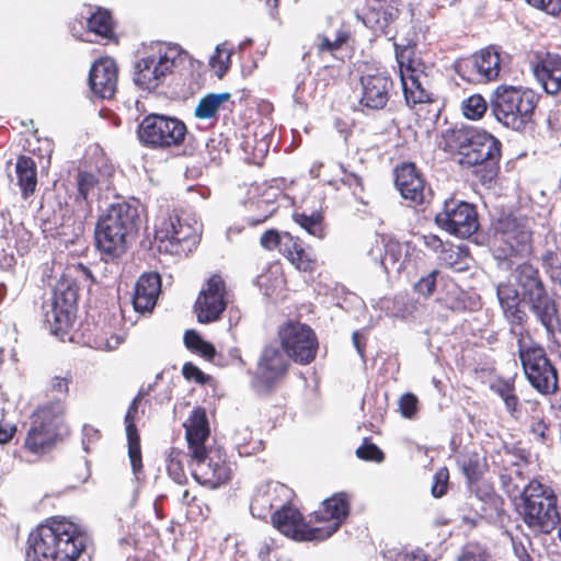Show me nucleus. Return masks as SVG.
I'll return each mask as SVG.
<instances>
[{
	"mask_svg": "<svg viewBox=\"0 0 561 561\" xmlns=\"http://www.w3.org/2000/svg\"><path fill=\"white\" fill-rule=\"evenodd\" d=\"M439 146L454 156L461 167L481 168L484 182L496 175L501 141L492 134L473 126H457L442 134Z\"/></svg>",
	"mask_w": 561,
	"mask_h": 561,
	"instance_id": "f257e3e1",
	"label": "nucleus"
},
{
	"mask_svg": "<svg viewBox=\"0 0 561 561\" xmlns=\"http://www.w3.org/2000/svg\"><path fill=\"white\" fill-rule=\"evenodd\" d=\"M188 448V466L202 485L216 489L230 479L231 469L220 449L206 446L209 426L204 410L195 409L184 423Z\"/></svg>",
	"mask_w": 561,
	"mask_h": 561,
	"instance_id": "f03ea898",
	"label": "nucleus"
},
{
	"mask_svg": "<svg viewBox=\"0 0 561 561\" xmlns=\"http://www.w3.org/2000/svg\"><path fill=\"white\" fill-rule=\"evenodd\" d=\"M85 541V535L76 524L51 518L31 533L27 561H76Z\"/></svg>",
	"mask_w": 561,
	"mask_h": 561,
	"instance_id": "7ed1b4c3",
	"label": "nucleus"
},
{
	"mask_svg": "<svg viewBox=\"0 0 561 561\" xmlns=\"http://www.w3.org/2000/svg\"><path fill=\"white\" fill-rule=\"evenodd\" d=\"M137 209L128 204L112 205L95 228L98 249L108 259L119 257L127 250L129 238L137 230Z\"/></svg>",
	"mask_w": 561,
	"mask_h": 561,
	"instance_id": "20e7f679",
	"label": "nucleus"
},
{
	"mask_svg": "<svg viewBox=\"0 0 561 561\" xmlns=\"http://www.w3.org/2000/svg\"><path fill=\"white\" fill-rule=\"evenodd\" d=\"M538 95L530 89L500 85L491 101L495 119L513 130H524L531 122Z\"/></svg>",
	"mask_w": 561,
	"mask_h": 561,
	"instance_id": "39448f33",
	"label": "nucleus"
},
{
	"mask_svg": "<svg viewBox=\"0 0 561 561\" xmlns=\"http://www.w3.org/2000/svg\"><path fill=\"white\" fill-rule=\"evenodd\" d=\"M65 407L60 400L39 405L32 414L31 426L25 438V447L35 455L51 450L64 426Z\"/></svg>",
	"mask_w": 561,
	"mask_h": 561,
	"instance_id": "423d86ee",
	"label": "nucleus"
},
{
	"mask_svg": "<svg viewBox=\"0 0 561 561\" xmlns=\"http://www.w3.org/2000/svg\"><path fill=\"white\" fill-rule=\"evenodd\" d=\"M523 519L533 529L549 534L560 522L557 497L550 488L530 481L523 490Z\"/></svg>",
	"mask_w": 561,
	"mask_h": 561,
	"instance_id": "0eeeda50",
	"label": "nucleus"
},
{
	"mask_svg": "<svg viewBox=\"0 0 561 561\" xmlns=\"http://www.w3.org/2000/svg\"><path fill=\"white\" fill-rule=\"evenodd\" d=\"M154 240L160 252L186 255L199 243V227L183 222L175 214L161 215L156 220Z\"/></svg>",
	"mask_w": 561,
	"mask_h": 561,
	"instance_id": "6e6552de",
	"label": "nucleus"
},
{
	"mask_svg": "<svg viewBox=\"0 0 561 561\" xmlns=\"http://www.w3.org/2000/svg\"><path fill=\"white\" fill-rule=\"evenodd\" d=\"M181 51L178 46L157 44L135 64L134 82L146 91L156 90L172 72Z\"/></svg>",
	"mask_w": 561,
	"mask_h": 561,
	"instance_id": "1a4fd4ad",
	"label": "nucleus"
},
{
	"mask_svg": "<svg viewBox=\"0 0 561 561\" xmlns=\"http://www.w3.org/2000/svg\"><path fill=\"white\" fill-rule=\"evenodd\" d=\"M185 124L175 118L159 114L146 116L138 127L140 141L153 148H170L184 141Z\"/></svg>",
	"mask_w": 561,
	"mask_h": 561,
	"instance_id": "9d476101",
	"label": "nucleus"
},
{
	"mask_svg": "<svg viewBox=\"0 0 561 561\" xmlns=\"http://www.w3.org/2000/svg\"><path fill=\"white\" fill-rule=\"evenodd\" d=\"M519 358L530 385L540 393H553L558 388V374L545 350L540 346L519 347Z\"/></svg>",
	"mask_w": 561,
	"mask_h": 561,
	"instance_id": "9b49d317",
	"label": "nucleus"
},
{
	"mask_svg": "<svg viewBox=\"0 0 561 561\" xmlns=\"http://www.w3.org/2000/svg\"><path fill=\"white\" fill-rule=\"evenodd\" d=\"M531 227L527 218L504 217L495 227L493 244L499 256L508 257L523 251L531 241Z\"/></svg>",
	"mask_w": 561,
	"mask_h": 561,
	"instance_id": "f8f14e48",
	"label": "nucleus"
},
{
	"mask_svg": "<svg viewBox=\"0 0 561 561\" xmlns=\"http://www.w3.org/2000/svg\"><path fill=\"white\" fill-rule=\"evenodd\" d=\"M436 224L450 234L467 238L473 234L479 227L474 207L466 202L448 199L435 216Z\"/></svg>",
	"mask_w": 561,
	"mask_h": 561,
	"instance_id": "ddd939ff",
	"label": "nucleus"
},
{
	"mask_svg": "<svg viewBox=\"0 0 561 561\" xmlns=\"http://www.w3.org/2000/svg\"><path fill=\"white\" fill-rule=\"evenodd\" d=\"M280 347L289 358L300 364L314 359L318 341L313 331L306 324L287 323L279 330Z\"/></svg>",
	"mask_w": 561,
	"mask_h": 561,
	"instance_id": "4468645a",
	"label": "nucleus"
},
{
	"mask_svg": "<svg viewBox=\"0 0 561 561\" xmlns=\"http://www.w3.org/2000/svg\"><path fill=\"white\" fill-rule=\"evenodd\" d=\"M226 284L219 275H213L202 288L195 302L198 322L210 323L219 319L227 307Z\"/></svg>",
	"mask_w": 561,
	"mask_h": 561,
	"instance_id": "2eb2a0df",
	"label": "nucleus"
},
{
	"mask_svg": "<svg viewBox=\"0 0 561 561\" xmlns=\"http://www.w3.org/2000/svg\"><path fill=\"white\" fill-rule=\"evenodd\" d=\"M409 53V49H403L400 53L397 50L396 54L405 101L409 105L428 102L431 101L428 77L416 68L412 60L404 61Z\"/></svg>",
	"mask_w": 561,
	"mask_h": 561,
	"instance_id": "dca6fc26",
	"label": "nucleus"
},
{
	"mask_svg": "<svg viewBox=\"0 0 561 561\" xmlns=\"http://www.w3.org/2000/svg\"><path fill=\"white\" fill-rule=\"evenodd\" d=\"M289 357L276 343L266 345L259 358L255 370V382L267 389L282 379L287 373Z\"/></svg>",
	"mask_w": 561,
	"mask_h": 561,
	"instance_id": "f3484780",
	"label": "nucleus"
},
{
	"mask_svg": "<svg viewBox=\"0 0 561 561\" xmlns=\"http://www.w3.org/2000/svg\"><path fill=\"white\" fill-rule=\"evenodd\" d=\"M350 513V497L346 493H336L323 501L321 508L316 513L317 520L324 526L316 527L319 541L332 536L344 523Z\"/></svg>",
	"mask_w": 561,
	"mask_h": 561,
	"instance_id": "a211bd4d",
	"label": "nucleus"
},
{
	"mask_svg": "<svg viewBox=\"0 0 561 561\" xmlns=\"http://www.w3.org/2000/svg\"><path fill=\"white\" fill-rule=\"evenodd\" d=\"M46 322L55 335L62 336L72 327L76 318V293L68 288L55 293L50 309L45 313Z\"/></svg>",
	"mask_w": 561,
	"mask_h": 561,
	"instance_id": "6ab92c4d",
	"label": "nucleus"
},
{
	"mask_svg": "<svg viewBox=\"0 0 561 561\" xmlns=\"http://www.w3.org/2000/svg\"><path fill=\"white\" fill-rule=\"evenodd\" d=\"M273 526L285 536L298 541H319L316 527L308 526L300 512L291 506L282 505L272 516Z\"/></svg>",
	"mask_w": 561,
	"mask_h": 561,
	"instance_id": "aec40b11",
	"label": "nucleus"
},
{
	"mask_svg": "<svg viewBox=\"0 0 561 561\" xmlns=\"http://www.w3.org/2000/svg\"><path fill=\"white\" fill-rule=\"evenodd\" d=\"M392 80L385 72L367 73L360 78V105L370 110L383 108L389 100Z\"/></svg>",
	"mask_w": 561,
	"mask_h": 561,
	"instance_id": "412c9836",
	"label": "nucleus"
},
{
	"mask_svg": "<svg viewBox=\"0 0 561 561\" xmlns=\"http://www.w3.org/2000/svg\"><path fill=\"white\" fill-rule=\"evenodd\" d=\"M117 78L115 61L108 57L100 58L90 69L89 85L96 96L111 99L116 92Z\"/></svg>",
	"mask_w": 561,
	"mask_h": 561,
	"instance_id": "4be33fe9",
	"label": "nucleus"
},
{
	"mask_svg": "<svg viewBox=\"0 0 561 561\" xmlns=\"http://www.w3.org/2000/svg\"><path fill=\"white\" fill-rule=\"evenodd\" d=\"M529 311L538 322L545 328L549 336H553L556 330L561 324V318L558 313L556 300L547 293L540 291L524 300Z\"/></svg>",
	"mask_w": 561,
	"mask_h": 561,
	"instance_id": "5701e85b",
	"label": "nucleus"
},
{
	"mask_svg": "<svg viewBox=\"0 0 561 561\" xmlns=\"http://www.w3.org/2000/svg\"><path fill=\"white\" fill-rule=\"evenodd\" d=\"M462 73L468 72L469 81H490L495 79L500 72V56L491 49L481 50L471 59L460 65ZM465 77V75H462Z\"/></svg>",
	"mask_w": 561,
	"mask_h": 561,
	"instance_id": "b1692460",
	"label": "nucleus"
},
{
	"mask_svg": "<svg viewBox=\"0 0 561 561\" xmlns=\"http://www.w3.org/2000/svg\"><path fill=\"white\" fill-rule=\"evenodd\" d=\"M396 186L404 199L415 205L425 201V184L413 163H403L396 169Z\"/></svg>",
	"mask_w": 561,
	"mask_h": 561,
	"instance_id": "393cba45",
	"label": "nucleus"
},
{
	"mask_svg": "<svg viewBox=\"0 0 561 561\" xmlns=\"http://www.w3.org/2000/svg\"><path fill=\"white\" fill-rule=\"evenodd\" d=\"M367 253L374 261H378L385 271L388 272L391 268L399 271L403 256V245L391 238L376 236Z\"/></svg>",
	"mask_w": 561,
	"mask_h": 561,
	"instance_id": "a878e982",
	"label": "nucleus"
},
{
	"mask_svg": "<svg viewBox=\"0 0 561 561\" xmlns=\"http://www.w3.org/2000/svg\"><path fill=\"white\" fill-rule=\"evenodd\" d=\"M161 289V279L157 273H146L139 277L135 286L133 305L137 312H150L157 302Z\"/></svg>",
	"mask_w": 561,
	"mask_h": 561,
	"instance_id": "bb28decb",
	"label": "nucleus"
},
{
	"mask_svg": "<svg viewBox=\"0 0 561 561\" xmlns=\"http://www.w3.org/2000/svg\"><path fill=\"white\" fill-rule=\"evenodd\" d=\"M150 387L147 390L141 389L136 398L130 403L127 413L125 415L126 435L128 440V456L130 459L131 468L135 474H137L141 468V450H140V438L135 425V415L138 409V402L149 393Z\"/></svg>",
	"mask_w": 561,
	"mask_h": 561,
	"instance_id": "cd10ccee",
	"label": "nucleus"
},
{
	"mask_svg": "<svg viewBox=\"0 0 561 561\" xmlns=\"http://www.w3.org/2000/svg\"><path fill=\"white\" fill-rule=\"evenodd\" d=\"M534 75L549 94L561 91V57L547 55L535 67Z\"/></svg>",
	"mask_w": 561,
	"mask_h": 561,
	"instance_id": "c85d7f7f",
	"label": "nucleus"
},
{
	"mask_svg": "<svg viewBox=\"0 0 561 561\" xmlns=\"http://www.w3.org/2000/svg\"><path fill=\"white\" fill-rule=\"evenodd\" d=\"M500 305L505 318L512 325H523L526 313L519 308V295L517 289L510 284H502L496 290Z\"/></svg>",
	"mask_w": 561,
	"mask_h": 561,
	"instance_id": "c756f323",
	"label": "nucleus"
},
{
	"mask_svg": "<svg viewBox=\"0 0 561 561\" xmlns=\"http://www.w3.org/2000/svg\"><path fill=\"white\" fill-rule=\"evenodd\" d=\"M399 15V9L392 5L383 8L382 5L373 4L363 16L364 24L376 33L389 35V27Z\"/></svg>",
	"mask_w": 561,
	"mask_h": 561,
	"instance_id": "7c9ffc66",
	"label": "nucleus"
},
{
	"mask_svg": "<svg viewBox=\"0 0 561 561\" xmlns=\"http://www.w3.org/2000/svg\"><path fill=\"white\" fill-rule=\"evenodd\" d=\"M287 488L283 484H267L257 490L252 499L250 510L254 517L266 518L271 510L275 507L274 495L276 493H285Z\"/></svg>",
	"mask_w": 561,
	"mask_h": 561,
	"instance_id": "2f4dec72",
	"label": "nucleus"
},
{
	"mask_svg": "<svg viewBox=\"0 0 561 561\" xmlns=\"http://www.w3.org/2000/svg\"><path fill=\"white\" fill-rule=\"evenodd\" d=\"M515 278L523 290V300L546 290L539 272L530 264H522L515 271Z\"/></svg>",
	"mask_w": 561,
	"mask_h": 561,
	"instance_id": "473e14b6",
	"label": "nucleus"
},
{
	"mask_svg": "<svg viewBox=\"0 0 561 561\" xmlns=\"http://www.w3.org/2000/svg\"><path fill=\"white\" fill-rule=\"evenodd\" d=\"M15 172L19 185L24 198L34 193L37 184V173L35 162L25 156H20L16 160Z\"/></svg>",
	"mask_w": 561,
	"mask_h": 561,
	"instance_id": "72a5a7b5",
	"label": "nucleus"
},
{
	"mask_svg": "<svg viewBox=\"0 0 561 561\" xmlns=\"http://www.w3.org/2000/svg\"><path fill=\"white\" fill-rule=\"evenodd\" d=\"M458 465L469 482L478 481L486 470L485 458L474 450H466L458 457Z\"/></svg>",
	"mask_w": 561,
	"mask_h": 561,
	"instance_id": "f704fd0d",
	"label": "nucleus"
},
{
	"mask_svg": "<svg viewBox=\"0 0 561 561\" xmlns=\"http://www.w3.org/2000/svg\"><path fill=\"white\" fill-rule=\"evenodd\" d=\"M230 93H210L202 98L195 107V116L199 119H209L217 115L221 105L230 100Z\"/></svg>",
	"mask_w": 561,
	"mask_h": 561,
	"instance_id": "c9c22d12",
	"label": "nucleus"
},
{
	"mask_svg": "<svg viewBox=\"0 0 561 561\" xmlns=\"http://www.w3.org/2000/svg\"><path fill=\"white\" fill-rule=\"evenodd\" d=\"M88 28L101 37L111 38L113 35V20L110 12L99 8L88 19Z\"/></svg>",
	"mask_w": 561,
	"mask_h": 561,
	"instance_id": "e433bc0d",
	"label": "nucleus"
},
{
	"mask_svg": "<svg viewBox=\"0 0 561 561\" xmlns=\"http://www.w3.org/2000/svg\"><path fill=\"white\" fill-rule=\"evenodd\" d=\"M232 49L226 47V44L216 46L215 54L209 60L210 67L214 69L218 78H222L230 68Z\"/></svg>",
	"mask_w": 561,
	"mask_h": 561,
	"instance_id": "4c0bfd02",
	"label": "nucleus"
},
{
	"mask_svg": "<svg viewBox=\"0 0 561 561\" xmlns=\"http://www.w3.org/2000/svg\"><path fill=\"white\" fill-rule=\"evenodd\" d=\"M462 114L469 119H479L488 110L486 101L480 94L465 99L461 104Z\"/></svg>",
	"mask_w": 561,
	"mask_h": 561,
	"instance_id": "58836bf2",
	"label": "nucleus"
},
{
	"mask_svg": "<svg viewBox=\"0 0 561 561\" xmlns=\"http://www.w3.org/2000/svg\"><path fill=\"white\" fill-rule=\"evenodd\" d=\"M294 220L309 234L319 239L323 238L324 229L322 227V218L320 215L312 214L311 216H308L306 214H295Z\"/></svg>",
	"mask_w": 561,
	"mask_h": 561,
	"instance_id": "ea45409f",
	"label": "nucleus"
},
{
	"mask_svg": "<svg viewBox=\"0 0 561 561\" xmlns=\"http://www.w3.org/2000/svg\"><path fill=\"white\" fill-rule=\"evenodd\" d=\"M347 39V34L343 31H339L334 38H330L327 35H318L316 45L318 53H334L337 50Z\"/></svg>",
	"mask_w": 561,
	"mask_h": 561,
	"instance_id": "a19ab883",
	"label": "nucleus"
},
{
	"mask_svg": "<svg viewBox=\"0 0 561 561\" xmlns=\"http://www.w3.org/2000/svg\"><path fill=\"white\" fill-rule=\"evenodd\" d=\"M183 453L179 449L172 448L168 455V472L172 479L179 483H182L185 478L183 463Z\"/></svg>",
	"mask_w": 561,
	"mask_h": 561,
	"instance_id": "79ce46f5",
	"label": "nucleus"
},
{
	"mask_svg": "<svg viewBox=\"0 0 561 561\" xmlns=\"http://www.w3.org/2000/svg\"><path fill=\"white\" fill-rule=\"evenodd\" d=\"M295 267L302 272H312L317 265L316 257L311 251L301 247L297 254L289 259Z\"/></svg>",
	"mask_w": 561,
	"mask_h": 561,
	"instance_id": "37998d69",
	"label": "nucleus"
},
{
	"mask_svg": "<svg viewBox=\"0 0 561 561\" xmlns=\"http://www.w3.org/2000/svg\"><path fill=\"white\" fill-rule=\"evenodd\" d=\"M122 337L117 334H112L107 331H102L93 339V346L102 351H113L118 347Z\"/></svg>",
	"mask_w": 561,
	"mask_h": 561,
	"instance_id": "c03bdc74",
	"label": "nucleus"
},
{
	"mask_svg": "<svg viewBox=\"0 0 561 561\" xmlns=\"http://www.w3.org/2000/svg\"><path fill=\"white\" fill-rule=\"evenodd\" d=\"M356 456L359 459L375 462H381L385 458L383 453L378 448V446L371 443H364L359 446L356 449Z\"/></svg>",
	"mask_w": 561,
	"mask_h": 561,
	"instance_id": "a18cd8bd",
	"label": "nucleus"
},
{
	"mask_svg": "<svg viewBox=\"0 0 561 561\" xmlns=\"http://www.w3.org/2000/svg\"><path fill=\"white\" fill-rule=\"evenodd\" d=\"M302 247L298 238L293 237L289 232H284L280 241L279 252L288 260L297 254Z\"/></svg>",
	"mask_w": 561,
	"mask_h": 561,
	"instance_id": "49530a36",
	"label": "nucleus"
},
{
	"mask_svg": "<svg viewBox=\"0 0 561 561\" xmlns=\"http://www.w3.org/2000/svg\"><path fill=\"white\" fill-rule=\"evenodd\" d=\"M419 400L413 393H405L399 400V410L403 417L412 419L417 412Z\"/></svg>",
	"mask_w": 561,
	"mask_h": 561,
	"instance_id": "de8ad7c7",
	"label": "nucleus"
},
{
	"mask_svg": "<svg viewBox=\"0 0 561 561\" xmlns=\"http://www.w3.org/2000/svg\"><path fill=\"white\" fill-rule=\"evenodd\" d=\"M98 184L96 178L91 173H80L78 175V192L79 196L88 199L89 195L93 192Z\"/></svg>",
	"mask_w": 561,
	"mask_h": 561,
	"instance_id": "09e8293b",
	"label": "nucleus"
},
{
	"mask_svg": "<svg viewBox=\"0 0 561 561\" xmlns=\"http://www.w3.org/2000/svg\"><path fill=\"white\" fill-rule=\"evenodd\" d=\"M543 262L549 270L551 279L561 285V255L548 252L543 257Z\"/></svg>",
	"mask_w": 561,
	"mask_h": 561,
	"instance_id": "8fccbe9b",
	"label": "nucleus"
},
{
	"mask_svg": "<svg viewBox=\"0 0 561 561\" xmlns=\"http://www.w3.org/2000/svg\"><path fill=\"white\" fill-rule=\"evenodd\" d=\"M438 272L432 271L422 277L414 286L415 290L424 297H430L436 288V276Z\"/></svg>",
	"mask_w": 561,
	"mask_h": 561,
	"instance_id": "3c124183",
	"label": "nucleus"
},
{
	"mask_svg": "<svg viewBox=\"0 0 561 561\" xmlns=\"http://www.w3.org/2000/svg\"><path fill=\"white\" fill-rule=\"evenodd\" d=\"M449 473L446 468L439 469L434 476V483L432 485V494L435 497H442L447 491Z\"/></svg>",
	"mask_w": 561,
	"mask_h": 561,
	"instance_id": "603ef678",
	"label": "nucleus"
},
{
	"mask_svg": "<svg viewBox=\"0 0 561 561\" xmlns=\"http://www.w3.org/2000/svg\"><path fill=\"white\" fill-rule=\"evenodd\" d=\"M458 561H486L484 551L478 546L468 545L457 558Z\"/></svg>",
	"mask_w": 561,
	"mask_h": 561,
	"instance_id": "864d4df0",
	"label": "nucleus"
},
{
	"mask_svg": "<svg viewBox=\"0 0 561 561\" xmlns=\"http://www.w3.org/2000/svg\"><path fill=\"white\" fill-rule=\"evenodd\" d=\"M282 238H283V233H279L278 231L271 229V230L265 231L261 236L260 243L266 250H274L276 248L279 249Z\"/></svg>",
	"mask_w": 561,
	"mask_h": 561,
	"instance_id": "5fc2aeb1",
	"label": "nucleus"
},
{
	"mask_svg": "<svg viewBox=\"0 0 561 561\" xmlns=\"http://www.w3.org/2000/svg\"><path fill=\"white\" fill-rule=\"evenodd\" d=\"M527 2L551 15H556L561 11V0H527Z\"/></svg>",
	"mask_w": 561,
	"mask_h": 561,
	"instance_id": "6e6d98bb",
	"label": "nucleus"
},
{
	"mask_svg": "<svg viewBox=\"0 0 561 561\" xmlns=\"http://www.w3.org/2000/svg\"><path fill=\"white\" fill-rule=\"evenodd\" d=\"M70 378L65 376H55L51 378L49 383V390L56 394L66 396L68 393Z\"/></svg>",
	"mask_w": 561,
	"mask_h": 561,
	"instance_id": "4d7b16f0",
	"label": "nucleus"
},
{
	"mask_svg": "<svg viewBox=\"0 0 561 561\" xmlns=\"http://www.w3.org/2000/svg\"><path fill=\"white\" fill-rule=\"evenodd\" d=\"M257 204L260 207L262 206V204H265L266 209L262 217L248 219V221L251 226H256V225L264 222L267 218L273 216V214L276 211V207L274 206V203L270 198H263V199L259 201Z\"/></svg>",
	"mask_w": 561,
	"mask_h": 561,
	"instance_id": "13d9d810",
	"label": "nucleus"
},
{
	"mask_svg": "<svg viewBox=\"0 0 561 561\" xmlns=\"http://www.w3.org/2000/svg\"><path fill=\"white\" fill-rule=\"evenodd\" d=\"M492 390L501 397L502 400L505 398H508L511 394H513L514 386L510 381L499 380L495 383L492 385Z\"/></svg>",
	"mask_w": 561,
	"mask_h": 561,
	"instance_id": "bf43d9fd",
	"label": "nucleus"
},
{
	"mask_svg": "<svg viewBox=\"0 0 561 561\" xmlns=\"http://www.w3.org/2000/svg\"><path fill=\"white\" fill-rule=\"evenodd\" d=\"M182 371L186 379H188V380L194 379L198 382H203V379H204L203 373L192 363L184 364Z\"/></svg>",
	"mask_w": 561,
	"mask_h": 561,
	"instance_id": "052dcab7",
	"label": "nucleus"
},
{
	"mask_svg": "<svg viewBox=\"0 0 561 561\" xmlns=\"http://www.w3.org/2000/svg\"><path fill=\"white\" fill-rule=\"evenodd\" d=\"M204 340L193 330H188L184 334L185 345L191 350H196Z\"/></svg>",
	"mask_w": 561,
	"mask_h": 561,
	"instance_id": "680f3d73",
	"label": "nucleus"
},
{
	"mask_svg": "<svg viewBox=\"0 0 561 561\" xmlns=\"http://www.w3.org/2000/svg\"><path fill=\"white\" fill-rule=\"evenodd\" d=\"M503 401H504L505 408L510 412V414L513 417L518 419L519 417V411L517 409L518 398L515 394V392L513 394H511L508 398H505Z\"/></svg>",
	"mask_w": 561,
	"mask_h": 561,
	"instance_id": "e2e57ef3",
	"label": "nucleus"
},
{
	"mask_svg": "<svg viewBox=\"0 0 561 561\" xmlns=\"http://www.w3.org/2000/svg\"><path fill=\"white\" fill-rule=\"evenodd\" d=\"M195 351L208 360L213 359L216 355L214 345L206 341H203Z\"/></svg>",
	"mask_w": 561,
	"mask_h": 561,
	"instance_id": "0e129e2a",
	"label": "nucleus"
},
{
	"mask_svg": "<svg viewBox=\"0 0 561 561\" xmlns=\"http://www.w3.org/2000/svg\"><path fill=\"white\" fill-rule=\"evenodd\" d=\"M14 432V426L0 422V444L8 443L13 437Z\"/></svg>",
	"mask_w": 561,
	"mask_h": 561,
	"instance_id": "69168bd1",
	"label": "nucleus"
},
{
	"mask_svg": "<svg viewBox=\"0 0 561 561\" xmlns=\"http://www.w3.org/2000/svg\"><path fill=\"white\" fill-rule=\"evenodd\" d=\"M548 426L542 420H534L531 423V432L539 438L543 439Z\"/></svg>",
	"mask_w": 561,
	"mask_h": 561,
	"instance_id": "338daca9",
	"label": "nucleus"
},
{
	"mask_svg": "<svg viewBox=\"0 0 561 561\" xmlns=\"http://www.w3.org/2000/svg\"><path fill=\"white\" fill-rule=\"evenodd\" d=\"M400 561H426L425 554L417 550L401 556Z\"/></svg>",
	"mask_w": 561,
	"mask_h": 561,
	"instance_id": "774afa93",
	"label": "nucleus"
}]
</instances>
